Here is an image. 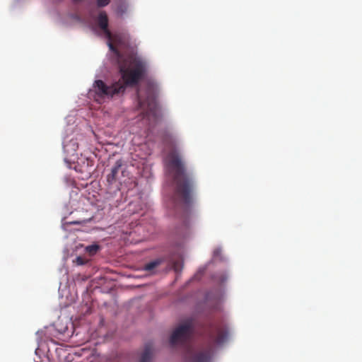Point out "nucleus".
<instances>
[{"label": "nucleus", "instance_id": "obj_2", "mask_svg": "<svg viewBox=\"0 0 362 362\" xmlns=\"http://www.w3.org/2000/svg\"><path fill=\"white\" fill-rule=\"evenodd\" d=\"M119 59V71L122 80L107 85L102 80L94 81L90 94L93 95L94 100L99 103L105 100H111L121 97L124 93L128 86H135L145 74V64L139 60Z\"/></svg>", "mask_w": 362, "mask_h": 362}, {"label": "nucleus", "instance_id": "obj_15", "mask_svg": "<svg viewBox=\"0 0 362 362\" xmlns=\"http://www.w3.org/2000/svg\"><path fill=\"white\" fill-rule=\"evenodd\" d=\"M174 268H175V269H176V264H174Z\"/></svg>", "mask_w": 362, "mask_h": 362}, {"label": "nucleus", "instance_id": "obj_9", "mask_svg": "<svg viewBox=\"0 0 362 362\" xmlns=\"http://www.w3.org/2000/svg\"><path fill=\"white\" fill-rule=\"evenodd\" d=\"M78 146L75 140H71L69 144L64 146V151L69 156H75Z\"/></svg>", "mask_w": 362, "mask_h": 362}, {"label": "nucleus", "instance_id": "obj_7", "mask_svg": "<svg viewBox=\"0 0 362 362\" xmlns=\"http://www.w3.org/2000/svg\"><path fill=\"white\" fill-rule=\"evenodd\" d=\"M122 165V161L118 160L115 163V165L111 169L110 173L107 176V182L112 185L116 182L117 174Z\"/></svg>", "mask_w": 362, "mask_h": 362}, {"label": "nucleus", "instance_id": "obj_1", "mask_svg": "<svg viewBox=\"0 0 362 362\" xmlns=\"http://www.w3.org/2000/svg\"><path fill=\"white\" fill-rule=\"evenodd\" d=\"M165 164L175 184L173 197L175 209L177 216H181L185 227L187 228L190 207L193 203L194 179L187 171L185 163L177 151H170L165 158Z\"/></svg>", "mask_w": 362, "mask_h": 362}, {"label": "nucleus", "instance_id": "obj_11", "mask_svg": "<svg viewBox=\"0 0 362 362\" xmlns=\"http://www.w3.org/2000/svg\"><path fill=\"white\" fill-rule=\"evenodd\" d=\"M100 250L98 245H90L86 247V251L88 252L90 256L95 255V254Z\"/></svg>", "mask_w": 362, "mask_h": 362}, {"label": "nucleus", "instance_id": "obj_5", "mask_svg": "<svg viewBox=\"0 0 362 362\" xmlns=\"http://www.w3.org/2000/svg\"><path fill=\"white\" fill-rule=\"evenodd\" d=\"M194 330V320L188 318L183 324L175 329L170 337V344L174 346L177 344L185 345L189 341Z\"/></svg>", "mask_w": 362, "mask_h": 362}, {"label": "nucleus", "instance_id": "obj_6", "mask_svg": "<svg viewBox=\"0 0 362 362\" xmlns=\"http://www.w3.org/2000/svg\"><path fill=\"white\" fill-rule=\"evenodd\" d=\"M98 24L101 30L105 33V37L109 40L108 46L110 49L112 50V52L115 53L118 58H120L121 54L118 51L117 48H115L112 41L116 42H120V36L119 35H112L111 31L108 28V17L105 13V11H100L98 16Z\"/></svg>", "mask_w": 362, "mask_h": 362}, {"label": "nucleus", "instance_id": "obj_10", "mask_svg": "<svg viewBox=\"0 0 362 362\" xmlns=\"http://www.w3.org/2000/svg\"><path fill=\"white\" fill-rule=\"evenodd\" d=\"M162 262H163L162 259H156V260H154L153 262H150L144 264V270L148 271V272H150V271H152L153 269H154V268L158 267V265Z\"/></svg>", "mask_w": 362, "mask_h": 362}, {"label": "nucleus", "instance_id": "obj_13", "mask_svg": "<svg viewBox=\"0 0 362 362\" xmlns=\"http://www.w3.org/2000/svg\"><path fill=\"white\" fill-rule=\"evenodd\" d=\"M74 262L77 265H83L88 262V260L83 257L78 256L76 257Z\"/></svg>", "mask_w": 362, "mask_h": 362}, {"label": "nucleus", "instance_id": "obj_4", "mask_svg": "<svg viewBox=\"0 0 362 362\" xmlns=\"http://www.w3.org/2000/svg\"><path fill=\"white\" fill-rule=\"evenodd\" d=\"M228 330L221 325H215L209 333V343L205 347H199L196 350L191 347L187 349V358L189 362H210L213 344L221 345L226 340Z\"/></svg>", "mask_w": 362, "mask_h": 362}, {"label": "nucleus", "instance_id": "obj_8", "mask_svg": "<svg viewBox=\"0 0 362 362\" xmlns=\"http://www.w3.org/2000/svg\"><path fill=\"white\" fill-rule=\"evenodd\" d=\"M153 345L148 342L144 346V351L141 354L139 362H150L152 358Z\"/></svg>", "mask_w": 362, "mask_h": 362}, {"label": "nucleus", "instance_id": "obj_3", "mask_svg": "<svg viewBox=\"0 0 362 362\" xmlns=\"http://www.w3.org/2000/svg\"><path fill=\"white\" fill-rule=\"evenodd\" d=\"M158 95V88L151 83H147L145 88H139L137 92L139 110H141L144 117L149 122H156L160 117L156 100Z\"/></svg>", "mask_w": 362, "mask_h": 362}, {"label": "nucleus", "instance_id": "obj_12", "mask_svg": "<svg viewBox=\"0 0 362 362\" xmlns=\"http://www.w3.org/2000/svg\"><path fill=\"white\" fill-rule=\"evenodd\" d=\"M127 11V6H126L125 4L119 5L116 10L117 13L120 16L124 15Z\"/></svg>", "mask_w": 362, "mask_h": 362}, {"label": "nucleus", "instance_id": "obj_14", "mask_svg": "<svg viewBox=\"0 0 362 362\" xmlns=\"http://www.w3.org/2000/svg\"><path fill=\"white\" fill-rule=\"evenodd\" d=\"M111 0H97V5L100 8H103V6H105L110 3Z\"/></svg>", "mask_w": 362, "mask_h": 362}, {"label": "nucleus", "instance_id": "obj_16", "mask_svg": "<svg viewBox=\"0 0 362 362\" xmlns=\"http://www.w3.org/2000/svg\"><path fill=\"white\" fill-rule=\"evenodd\" d=\"M74 1H79V0H74Z\"/></svg>", "mask_w": 362, "mask_h": 362}]
</instances>
